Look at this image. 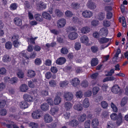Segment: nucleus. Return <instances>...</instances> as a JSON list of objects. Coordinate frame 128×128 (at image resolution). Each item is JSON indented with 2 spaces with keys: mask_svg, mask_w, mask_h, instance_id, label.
Here are the masks:
<instances>
[{
  "mask_svg": "<svg viewBox=\"0 0 128 128\" xmlns=\"http://www.w3.org/2000/svg\"><path fill=\"white\" fill-rule=\"evenodd\" d=\"M74 95L71 92H68L65 93L64 96V97L66 100L70 101L73 98Z\"/></svg>",
  "mask_w": 128,
  "mask_h": 128,
  "instance_id": "f257e3e1",
  "label": "nucleus"
},
{
  "mask_svg": "<svg viewBox=\"0 0 128 128\" xmlns=\"http://www.w3.org/2000/svg\"><path fill=\"white\" fill-rule=\"evenodd\" d=\"M44 122L46 123H50L53 121L52 117L48 114L44 115Z\"/></svg>",
  "mask_w": 128,
  "mask_h": 128,
  "instance_id": "f03ea898",
  "label": "nucleus"
},
{
  "mask_svg": "<svg viewBox=\"0 0 128 128\" xmlns=\"http://www.w3.org/2000/svg\"><path fill=\"white\" fill-rule=\"evenodd\" d=\"M86 5L88 7L90 10H94L96 7V5L92 0H89Z\"/></svg>",
  "mask_w": 128,
  "mask_h": 128,
  "instance_id": "7ed1b4c3",
  "label": "nucleus"
},
{
  "mask_svg": "<svg viewBox=\"0 0 128 128\" xmlns=\"http://www.w3.org/2000/svg\"><path fill=\"white\" fill-rule=\"evenodd\" d=\"M111 91L114 94H118L120 92V88L117 84H115L112 88Z\"/></svg>",
  "mask_w": 128,
  "mask_h": 128,
  "instance_id": "20e7f679",
  "label": "nucleus"
},
{
  "mask_svg": "<svg viewBox=\"0 0 128 128\" xmlns=\"http://www.w3.org/2000/svg\"><path fill=\"white\" fill-rule=\"evenodd\" d=\"M66 24V20L64 18L59 19L58 21L57 26L59 28L64 27Z\"/></svg>",
  "mask_w": 128,
  "mask_h": 128,
  "instance_id": "39448f33",
  "label": "nucleus"
},
{
  "mask_svg": "<svg viewBox=\"0 0 128 128\" xmlns=\"http://www.w3.org/2000/svg\"><path fill=\"white\" fill-rule=\"evenodd\" d=\"M82 14L83 17L86 18H90L92 15V12L87 10L83 12Z\"/></svg>",
  "mask_w": 128,
  "mask_h": 128,
  "instance_id": "423d86ee",
  "label": "nucleus"
},
{
  "mask_svg": "<svg viewBox=\"0 0 128 128\" xmlns=\"http://www.w3.org/2000/svg\"><path fill=\"white\" fill-rule=\"evenodd\" d=\"M81 42L84 44L86 45L88 44L89 42V39L88 37L86 35H84L80 38Z\"/></svg>",
  "mask_w": 128,
  "mask_h": 128,
  "instance_id": "0eeeda50",
  "label": "nucleus"
},
{
  "mask_svg": "<svg viewBox=\"0 0 128 128\" xmlns=\"http://www.w3.org/2000/svg\"><path fill=\"white\" fill-rule=\"evenodd\" d=\"M79 124L78 121L76 119H74L70 122L68 125L70 126L73 127L77 126Z\"/></svg>",
  "mask_w": 128,
  "mask_h": 128,
  "instance_id": "6e6552de",
  "label": "nucleus"
},
{
  "mask_svg": "<svg viewBox=\"0 0 128 128\" xmlns=\"http://www.w3.org/2000/svg\"><path fill=\"white\" fill-rule=\"evenodd\" d=\"M108 30L106 28H102L100 31V33L102 36H106L108 33Z\"/></svg>",
  "mask_w": 128,
  "mask_h": 128,
  "instance_id": "1a4fd4ad",
  "label": "nucleus"
},
{
  "mask_svg": "<svg viewBox=\"0 0 128 128\" xmlns=\"http://www.w3.org/2000/svg\"><path fill=\"white\" fill-rule=\"evenodd\" d=\"M66 60L64 57H60L56 61V63L58 64L62 65L64 64L66 62Z\"/></svg>",
  "mask_w": 128,
  "mask_h": 128,
  "instance_id": "9d476101",
  "label": "nucleus"
},
{
  "mask_svg": "<svg viewBox=\"0 0 128 128\" xmlns=\"http://www.w3.org/2000/svg\"><path fill=\"white\" fill-rule=\"evenodd\" d=\"M78 36V34L76 32H72L70 33L68 36V37L69 39L73 40L76 39Z\"/></svg>",
  "mask_w": 128,
  "mask_h": 128,
  "instance_id": "9b49d317",
  "label": "nucleus"
},
{
  "mask_svg": "<svg viewBox=\"0 0 128 128\" xmlns=\"http://www.w3.org/2000/svg\"><path fill=\"white\" fill-rule=\"evenodd\" d=\"M24 99L28 102H31L32 101L33 98L31 96L28 94H24L23 96Z\"/></svg>",
  "mask_w": 128,
  "mask_h": 128,
  "instance_id": "f8f14e48",
  "label": "nucleus"
},
{
  "mask_svg": "<svg viewBox=\"0 0 128 128\" xmlns=\"http://www.w3.org/2000/svg\"><path fill=\"white\" fill-rule=\"evenodd\" d=\"M123 117L120 113H119L118 115L116 123L118 126H119L122 122Z\"/></svg>",
  "mask_w": 128,
  "mask_h": 128,
  "instance_id": "ddd939ff",
  "label": "nucleus"
},
{
  "mask_svg": "<svg viewBox=\"0 0 128 128\" xmlns=\"http://www.w3.org/2000/svg\"><path fill=\"white\" fill-rule=\"evenodd\" d=\"M14 22L16 25L20 26L22 24V21L21 19L18 18L16 17L14 19Z\"/></svg>",
  "mask_w": 128,
  "mask_h": 128,
  "instance_id": "4468645a",
  "label": "nucleus"
},
{
  "mask_svg": "<svg viewBox=\"0 0 128 128\" xmlns=\"http://www.w3.org/2000/svg\"><path fill=\"white\" fill-rule=\"evenodd\" d=\"M39 112L38 110H36L33 112L32 114V116L34 119H36L40 118V116L39 114Z\"/></svg>",
  "mask_w": 128,
  "mask_h": 128,
  "instance_id": "2eb2a0df",
  "label": "nucleus"
},
{
  "mask_svg": "<svg viewBox=\"0 0 128 128\" xmlns=\"http://www.w3.org/2000/svg\"><path fill=\"white\" fill-rule=\"evenodd\" d=\"M59 108L58 107L55 106L51 108L50 111V113L51 114L54 115L57 112Z\"/></svg>",
  "mask_w": 128,
  "mask_h": 128,
  "instance_id": "dca6fc26",
  "label": "nucleus"
},
{
  "mask_svg": "<svg viewBox=\"0 0 128 128\" xmlns=\"http://www.w3.org/2000/svg\"><path fill=\"white\" fill-rule=\"evenodd\" d=\"M19 105L20 108L24 109L27 108L28 106V102L25 101H23L20 102Z\"/></svg>",
  "mask_w": 128,
  "mask_h": 128,
  "instance_id": "f3484780",
  "label": "nucleus"
},
{
  "mask_svg": "<svg viewBox=\"0 0 128 128\" xmlns=\"http://www.w3.org/2000/svg\"><path fill=\"white\" fill-rule=\"evenodd\" d=\"M46 5L43 2H41L38 4L37 8L38 10H42L46 8Z\"/></svg>",
  "mask_w": 128,
  "mask_h": 128,
  "instance_id": "a211bd4d",
  "label": "nucleus"
},
{
  "mask_svg": "<svg viewBox=\"0 0 128 128\" xmlns=\"http://www.w3.org/2000/svg\"><path fill=\"white\" fill-rule=\"evenodd\" d=\"M42 15L44 18L48 20H50L52 19L50 15L46 12H44L42 13Z\"/></svg>",
  "mask_w": 128,
  "mask_h": 128,
  "instance_id": "6ab92c4d",
  "label": "nucleus"
},
{
  "mask_svg": "<svg viewBox=\"0 0 128 128\" xmlns=\"http://www.w3.org/2000/svg\"><path fill=\"white\" fill-rule=\"evenodd\" d=\"M74 109L78 111H81L82 109V106L81 104L79 103L76 104L73 107Z\"/></svg>",
  "mask_w": 128,
  "mask_h": 128,
  "instance_id": "aec40b11",
  "label": "nucleus"
},
{
  "mask_svg": "<svg viewBox=\"0 0 128 128\" xmlns=\"http://www.w3.org/2000/svg\"><path fill=\"white\" fill-rule=\"evenodd\" d=\"M80 82V81L77 78H74L71 82L72 84L74 87H76L78 85Z\"/></svg>",
  "mask_w": 128,
  "mask_h": 128,
  "instance_id": "412c9836",
  "label": "nucleus"
},
{
  "mask_svg": "<svg viewBox=\"0 0 128 128\" xmlns=\"http://www.w3.org/2000/svg\"><path fill=\"white\" fill-rule=\"evenodd\" d=\"M90 29L89 27L86 26L82 28L80 31L82 33L86 34L90 32Z\"/></svg>",
  "mask_w": 128,
  "mask_h": 128,
  "instance_id": "4be33fe9",
  "label": "nucleus"
},
{
  "mask_svg": "<svg viewBox=\"0 0 128 128\" xmlns=\"http://www.w3.org/2000/svg\"><path fill=\"white\" fill-rule=\"evenodd\" d=\"M99 122L98 119L94 118L92 121V126L93 127H96L99 124Z\"/></svg>",
  "mask_w": 128,
  "mask_h": 128,
  "instance_id": "5701e85b",
  "label": "nucleus"
},
{
  "mask_svg": "<svg viewBox=\"0 0 128 128\" xmlns=\"http://www.w3.org/2000/svg\"><path fill=\"white\" fill-rule=\"evenodd\" d=\"M98 60L96 58H93L91 62V66H96L98 63Z\"/></svg>",
  "mask_w": 128,
  "mask_h": 128,
  "instance_id": "b1692460",
  "label": "nucleus"
},
{
  "mask_svg": "<svg viewBox=\"0 0 128 128\" xmlns=\"http://www.w3.org/2000/svg\"><path fill=\"white\" fill-rule=\"evenodd\" d=\"M40 108L42 110L46 111L48 110L49 106L47 103H44L41 105Z\"/></svg>",
  "mask_w": 128,
  "mask_h": 128,
  "instance_id": "393cba45",
  "label": "nucleus"
},
{
  "mask_svg": "<svg viewBox=\"0 0 128 128\" xmlns=\"http://www.w3.org/2000/svg\"><path fill=\"white\" fill-rule=\"evenodd\" d=\"M90 105V103L88 98H86L84 100L83 102V106L86 108H88Z\"/></svg>",
  "mask_w": 128,
  "mask_h": 128,
  "instance_id": "a878e982",
  "label": "nucleus"
},
{
  "mask_svg": "<svg viewBox=\"0 0 128 128\" xmlns=\"http://www.w3.org/2000/svg\"><path fill=\"white\" fill-rule=\"evenodd\" d=\"M86 115L85 114H84L79 116L78 120L80 122H82L86 120Z\"/></svg>",
  "mask_w": 128,
  "mask_h": 128,
  "instance_id": "bb28decb",
  "label": "nucleus"
},
{
  "mask_svg": "<svg viewBox=\"0 0 128 128\" xmlns=\"http://www.w3.org/2000/svg\"><path fill=\"white\" fill-rule=\"evenodd\" d=\"M61 101V98L58 96H56L55 98L54 101V104L56 105L59 104Z\"/></svg>",
  "mask_w": 128,
  "mask_h": 128,
  "instance_id": "cd10ccee",
  "label": "nucleus"
},
{
  "mask_svg": "<svg viewBox=\"0 0 128 128\" xmlns=\"http://www.w3.org/2000/svg\"><path fill=\"white\" fill-rule=\"evenodd\" d=\"M109 39L111 40V39H109L106 38H102L98 39V41L100 44L105 43L109 40Z\"/></svg>",
  "mask_w": 128,
  "mask_h": 128,
  "instance_id": "c85d7f7f",
  "label": "nucleus"
},
{
  "mask_svg": "<svg viewBox=\"0 0 128 128\" xmlns=\"http://www.w3.org/2000/svg\"><path fill=\"white\" fill-rule=\"evenodd\" d=\"M21 91L22 92H25L28 90V88L27 85L24 84H22L20 87Z\"/></svg>",
  "mask_w": 128,
  "mask_h": 128,
  "instance_id": "c756f323",
  "label": "nucleus"
},
{
  "mask_svg": "<svg viewBox=\"0 0 128 128\" xmlns=\"http://www.w3.org/2000/svg\"><path fill=\"white\" fill-rule=\"evenodd\" d=\"M105 16V14L100 12L98 14L97 18L98 20H103Z\"/></svg>",
  "mask_w": 128,
  "mask_h": 128,
  "instance_id": "7c9ffc66",
  "label": "nucleus"
},
{
  "mask_svg": "<svg viewBox=\"0 0 128 128\" xmlns=\"http://www.w3.org/2000/svg\"><path fill=\"white\" fill-rule=\"evenodd\" d=\"M35 19L38 21L40 22L43 20V18L42 16L39 14H36L34 16Z\"/></svg>",
  "mask_w": 128,
  "mask_h": 128,
  "instance_id": "2f4dec72",
  "label": "nucleus"
},
{
  "mask_svg": "<svg viewBox=\"0 0 128 128\" xmlns=\"http://www.w3.org/2000/svg\"><path fill=\"white\" fill-rule=\"evenodd\" d=\"M116 80V78L113 76H110L104 78L103 80L104 82L108 81H113Z\"/></svg>",
  "mask_w": 128,
  "mask_h": 128,
  "instance_id": "473e14b6",
  "label": "nucleus"
},
{
  "mask_svg": "<svg viewBox=\"0 0 128 128\" xmlns=\"http://www.w3.org/2000/svg\"><path fill=\"white\" fill-rule=\"evenodd\" d=\"M28 76L30 78H33L34 76L36 75L34 71L30 70H28Z\"/></svg>",
  "mask_w": 128,
  "mask_h": 128,
  "instance_id": "72a5a7b5",
  "label": "nucleus"
},
{
  "mask_svg": "<svg viewBox=\"0 0 128 128\" xmlns=\"http://www.w3.org/2000/svg\"><path fill=\"white\" fill-rule=\"evenodd\" d=\"M71 6L74 9H77L80 7V4L78 3L74 2L72 4Z\"/></svg>",
  "mask_w": 128,
  "mask_h": 128,
  "instance_id": "f704fd0d",
  "label": "nucleus"
},
{
  "mask_svg": "<svg viewBox=\"0 0 128 128\" xmlns=\"http://www.w3.org/2000/svg\"><path fill=\"white\" fill-rule=\"evenodd\" d=\"M128 98L127 97H124L122 100L121 102V106H124L126 103Z\"/></svg>",
  "mask_w": 128,
  "mask_h": 128,
  "instance_id": "c9c22d12",
  "label": "nucleus"
},
{
  "mask_svg": "<svg viewBox=\"0 0 128 128\" xmlns=\"http://www.w3.org/2000/svg\"><path fill=\"white\" fill-rule=\"evenodd\" d=\"M64 105L65 108L67 110H70L72 107V104L69 102H65Z\"/></svg>",
  "mask_w": 128,
  "mask_h": 128,
  "instance_id": "e433bc0d",
  "label": "nucleus"
},
{
  "mask_svg": "<svg viewBox=\"0 0 128 128\" xmlns=\"http://www.w3.org/2000/svg\"><path fill=\"white\" fill-rule=\"evenodd\" d=\"M18 79L16 77H14L11 78L9 82L11 84H13L16 83L18 82Z\"/></svg>",
  "mask_w": 128,
  "mask_h": 128,
  "instance_id": "4c0bfd02",
  "label": "nucleus"
},
{
  "mask_svg": "<svg viewBox=\"0 0 128 128\" xmlns=\"http://www.w3.org/2000/svg\"><path fill=\"white\" fill-rule=\"evenodd\" d=\"M12 44L10 42H8L6 43L5 47L7 49H10L12 48Z\"/></svg>",
  "mask_w": 128,
  "mask_h": 128,
  "instance_id": "58836bf2",
  "label": "nucleus"
},
{
  "mask_svg": "<svg viewBox=\"0 0 128 128\" xmlns=\"http://www.w3.org/2000/svg\"><path fill=\"white\" fill-rule=\"evenodd\" d=\"M3 125L6 126L8 128H19L17 126H14V124H6L5 123H3Z\"/></svg>",
  "mask_w": 128,
  "mask_h": 128,
  "instance_id": "ea45409f",
  "label": "nucleus"
},
{
  "mask_svg": "<svg viewBox=\"0 0 128 128\" xmlns=\"http://www.w3.org/2000/svg\"><path fill=\"white\" fill-rule=\"evenodd\" d=\"M61 52L64 54H67L68 52V50L66 47H63L60 50Z\"/></svg>",
  "mask_w": 128,
  "mask_h": 128,
  "instance_id": "a19ab883",
  "label": "nucleus"
},
{
  "mask_svg": "<svg viewBox=\"0 0 128 128\" xmlns=\"http://www.w3.org/2000/svg\"><path fill=\"white\" fill-rule=\"evenodd\" d=\"M55 14L58 17H60L62 16L63 14L61 11L58 9H56L55 11Z\"/></svg>",
  "mask_w": 128,
  "mask_h": 128,
  "instance_id": "79ce46f5",
  "label": "nucleus"
},
{
  "mask_svg": "<svg viewBox=\"0 0 128 128\" xmlns=\"http://www.w3.org/2000/svg\"><path fill=\"white\" fill-rule=\"evenodd\" d=\"M101 105L103 108L106 109L108 108V104L106 102L103 101L101 102Z\"/></svg>",
  "mask_w": 128,
  "mask_h": 128,
  "instance_id": "37998d69",
  "label": "nucleus"
},
{
  "mask_svg": "<svg viewBox=\"0 0 128 128\" xmlns=\"http://www.w3.org/2000/svg\"><path fill=\"white\" fill-rule=\"evenodd\" d=\"M68 83V81L65 80L64 81L61 82L60 83V87H64V86H66Z\"/></svg>",
  "mask_w": 128,
  "mask_h": 128,
  "instance_id": "c03bdc74",
  "label": "nucleus"
},
{
  "mask_svg": "<svg viewBox=\"0 0 128 128\" xmlns=\"http://www.w3.org/2000/svg\"><path fill=\"white\" fill-rule=\"evenodd\" d=\"M18 76L20 78H22L24 76V74L21 70H19L17 73Z\"/></svg>",
  "mask_w": 128,
  "mask_h": 128,
  "instance_id": "a18cd8bd",
  "label": "nucleus"
},
{
  "mask_svg": "<svg viewBox=\"0 0 128 128\" xmlns=\"http://www.w3.org/2000/svg\"><path fill=\"white\" fill-rule=\"evenodd\" d=\"M90 120L86 121L84 124L85 128H90Z\"/></svg>",
  "mask_w": 128,
  "mask_h": 128,
  "instance_id": "49530a36",
  "label": "nucleus"
},
{
  "mask_svg": "<svg viewBox=\"0 0 128 128\" xmlns=\"http://www.w3.org/2000/svg\"><path fill=\"white\" fill-rule=\"evenodd\" d=\"M111 107L113 112H116L118 111V108L112 102L111 103Z\"/></svg>",
  "mask_w": 128,
  "mask_h": 128,
  "instance_id": "de8ad7c7",
  "label": "nucleus"
},
{
  "mask_svg": "<svg viewBox=\"0 0 128 128\" xmlns=\"http://www.w3.org/2000/svg\"><path fill=\"white\" fill-rule=\"evenodd\" d=\"M74 48L76 50H80L81 48V44L80 43L76 42L74 44Z\"/></svg>",
  "mask_w": 128,
  "mask_h": 128,
  "instance_id": "09e8293b",
  "label": "nucleus"
},
{
  "mask_svg": "<svg viewBox=\"0 0 128 128\" xmlns=\"http://www.w3.org/2000/svg\"><path fill=\"white\" fill-rule=\"evenodd\" d=\"M2 60L4 62L9 61L10 60V59L8 55H5L3 56Z\"/></svg>",
  "mask_w": 128,
  "mask_h": 128,
  "instance_id": "8fccbe9b",
  "label": "nucleus"
},
{
  "mask_svg": "<svg viewBox=\"0 0 128 128\" xmlns=\"http://www.w3.org/2000/svg\"><path fill=\"white\" fill-rule=\"evenodd\" d=\"M110 118L112 120H116L118 118L117 114L114 113H113L110 115Z\"/></svg>",
  "mask_w": 128,
  "mask_h": 128,
  "instance_id": "3c124183",
  "label": "nucleus"
},
{
  "mask_svg": "<svg viewBox=\"0 0 128 128\" xmlns=\"http://www.w3.org/2000/svg\"><path fill=\"white\" fill-rule=\"evenodd\" d=\"M91 50L92 52L96 53L98 51V48L96 46H93L91 47Z\"/></svg>",
  "mask_w": 128,
  "mask_h": 128,
  "instance_id": "603ef678",
  "label": "nucleus"
},
{
  "mask_svg": "<svg viewBox=\"0 0 128 128\" xmlns=\"http://www.w3.org/2000/svg\"><path fill=\"white\" fill-rule=\"evenodd\" d=\"M88 85V82L86 80H84L83 81L81 84V86H82L84 88L87 87Z\"/></svg>",
  "mask_w": 128,
  "mask_h": 128,
  "instance_id": "864d4df0",
  "label": "nucleus"
},
{
  "mask_svg": "<svg viewBox=\"0 0 128 128\" xmlns=\"http://www.w3.org/2000/svg\"><path fill=\"white\" fill-rule=\"evenodd\" d=\"M100 88L98 87H95L93 89L92 91L94 94H96L98 92Z\"/></svg>",
  "mask_w": 128,
  "mask_h": 128,
  "instance_id": "5fc2aeb1",
  "label": "nucleus"
},
{
  "mask_svg": "<svg viewBox=\"0 0 128 128\" xmlns=\"http://www.w3.org/2000/svg\"><path fill=\"white\" fill-rule=\"evenodd\" d=\"M49 84L51 87H54L56 85V83L55 81L51 80L49 82Z\"/></svg>",
  "mask_w": 128,
  "mask_h": 128,
  "instance_id": "6e6d98bb",
  "label": "nucleus"
},
{
  "mask_svg": "<svg viewBox=\"0 0 128 128\" xmlns=\"http://www.w3.org/2000/svg\"><path fill=\"white\" fill-rule=\"evenodd\" d=\"M47 102L51 106H53L54 103L53 100L51 98H49L46 100Z\"/></svg>",
  "mask_w": 128,
  "mask_h": 128,
  "instance_id": "4d7b16f0",
  "label": "nucleus"
},
{
  "mask_svg": "<svg viewBox=\"0 0 128 128\" xmlns=\"http://www.w3.org/2000/svg\"><path fill=\"white\" fill-rule=\"evenodd\" d=\"M29 126L31 128H36L38 127V125L37 124L32 122L30 124Z\"/></svg>",
  "mask_w": 128,
  "mask_h": 128,
  "instance_id": "13d9d810",
  "label": "nucleus"
},
{
  "mask_svg": "<svg viewBox=\"0 0 128 128\" xmlns=\"http://www.w3.org/2000/svg\"><path fill=\"white\" fill-rule=\"evenodd\" d=\"M103 24L104 26L106 27H108L110 25V23L108 21L104 20V21Z\"/></svg>",
  "mask_w": 128,
  "mask_h": 128,
  "instance_id": "bf43d9fd",
  "label": "nucleus"
},
{
  "mask_svg": "<svg viewBox=\"0 0 128 128\" xmlns=\"http://www.w3.org/2000/svg\"><path fill=\"white\" fill-rule=\"evenodd\" d=\"M6 104V101L4 100H2L0 101V108H3L4 107Z\"/></svg>",
  "mask_w": 128,
  "mask_h": 128,
  "instance_id": "052dcab7",
  "label": "nucleus"
},
{
  "mask_svg": "<svg viewBox=\"0 0 128 128\" xmlns=\"http://www.w3.org/2000/svg\"><path fill=\"white\" fill-rule=\"evenodd\" d=\"M65 15L68 17L72 16L73 14L72 12L69 10H67L65 12Z\"/></svg>",
  "mask_w": 128,
  "mask_h": 128,
  "instance_id": "680f3d73",
  "label": "nucleus"
},
{
  "mask_svg": "<svg viewBox=\"0 0 128 128\" xmlns=\"http://www.w3.org/2000/svg\"><path fill=\"white\" fill-rule=\"evenodd\" d=\"M41 60L39 58H37L34 60V63L37 65H39L41 63Z\"/></svg>",
  "mask_w": 128,
  "mask_h": 128,
  "instance_id": "e2e57ef3",
  "label": "nucleus"
},
{
  "mask_svg": "<svg viewBox=\"0 0 128 128\" xmlns=\"http://www.w3.org/2000/svg\"><path fill=\"white\" fill-rule=\"evenodd\" d=\"M98 21L96 20H94L91 22V24L93 26H96L98 25Z\"/></svg>",
  "mask_w": 128,
  "mask_h": 128,
  "instance_id": "0e129e2a",
  "label": "nucleus"
},
{
  "mask_svg": "<svg viewBox=\"0 0 128 128\" xmlns=\"http://www.w3.org/2000/svg\"><path fill=\"white\" fill-rule=\"evenodd\" d=\"M45 76L46 78L48 79L51 78L52 76V74L50 72H47Z\"/></svg>",
  "mask_w": 128,
  "mask_h": 128,
  "instance_id": "69168bd1",
  "label": "nucleus"
},
{
  "mask_svg": "<svg viewBox=\"0 0 128 128\" xmlns=\"http://www.w3.org/2000/svg\"><path fill=\"white\" fill-rule=\"evenodd\" d=\"M51 71L54 73H56L58 71V69L56 67H52L50 69Z\"/></svg>",
  "mask_w": 128,
  "mask_h": 128,
  "instance_id": "338daca9",
  "label": "nucleus"
},
{
  "mask_svg": "<svg viewBox=\"0 0 128 128\" xmlns=\"http://www.w3.org/2000/svg\"><path fill=\"white\" fill-rule=\"evenodd\" d=\"M6 72V69L4 68H2L0 69V74H4Z\"/></svg>",
  "mask_w": 128,
  "mask_h": 128,
  "instance_id": "774afa93",
  "label": "nucleus"
}]
</instances>
